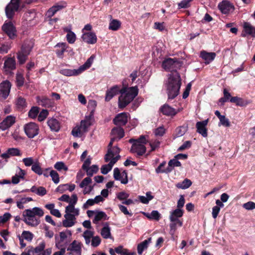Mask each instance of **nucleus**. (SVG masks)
<instances>
[{
	"instance_id": "f257e3e1",
	"label": "nucleus",
	"mask_w": 255,
	"mask_h": 255,
	"mask_svg": "<svg viewBox=\"0 0 255 255\" xmlns=\"http://www.w3.org/2000/svg\"><path fill=\"white\" fill-rule=\"evenodd\" d=\"M181 85V79L179 74L176 71L172 72L169 75L165 84L169 99H173L178 95Z\"/></svg>"
},
{
	"instance_id": "f03ea898",
	"label": "nucleus",
	"mask_w": 255,
	"mask_h": 255,
	"mask_svg": "<svg viewBox=\"0 0 255 255\" xmlns=\"http://www.w3.org/2000/svg\"><path fill=\"white\" fill-rule=\"evenodd\" d=\"M43 210L39 207L26 209L23 212V221L25 224L32 227L37 226L40 223V217L44 215Z\"/></svg>"
},
{
	"instance_id": "7ed1b4c3",
	"label": "nucleus",
	"mask_w": 255,
	"mask_h": 255,
	"mask_svg": "<svg viewBox=\"0 0 255 255\" xmlns=\"http://www.w3.org/2000/svg\"><path fill=\"white\" fill-rule=\"evenodd\" d=\"M120 148L117 146H114L113 149H108V153L106 154L105 159L106 162L110 160L108 164L104 165L101 168V173L103 174H107L111 170L113 165L120 159L119 155Z\"/></svg>"
},
{
	"instance_id": "20e7f679",
	"label": "nucleus",
	"mask_w": 255,
	"mask_h": 255,
	"mask_svg": "<svg viewBox=\"0 0 255 255\" xmlns=\"http://www.w3.org/2000/svg\"><path fill=\"white\" fill-rule=\"evenodd\" d=\"M138 94L136 87H132L126 89H122L121 96L119 98V107L120 108L126 107Z\"/></svg>"
},
{
	"instance_id": "39448f33",
	"label": "nucleus",
	"mask_w": 255,
	"mask_h": 255,
	"mask_svg": "<svg viewBox=\"0 0 255 255\" xmlns=\"http://www.w3.org/2000/svg\"><path fill=\"white\" fill-rule=\"evenodd\" d=\"M94 58L95 56L94 55H92L87 59L84 64L81 66L78 69H62L60 71V73L61 74L66 76L78 75L91 67L92 64L93 62Z\"/></svg>"
},
{
	"instance_id": "423d86ee",
	"label": "nucleus",
	"mask_w": 255,
	"mask_h": 255,
	"mask_svg": "<svg viewBox=\"0 0 255 255\" xmlns=\"http://www.w3.org/2000/svg\"><path fill=\"white\" fill-rule=\"evenodd\" d=\"M129 142L132 143L130 151L132 153H136L138 155H142L146 151L144 144L147 140L144 135H141L137 139H130Z\"/></svg>"
},
{
	"instance_id": "0eeeda50",
	"label": "nucleus",
	"mask_w": 255,
	"mask_h": 255,
	"mask_svg": "<svg viewBox=\"0 0 255 255\" xmlns=\"http://www.w3.org/2000/svg\"><path fill=\"white\" fill-rule=\"evenodd\" d=\"M91 125L90 118L86 117L85 120L81 121L80 126H77L73 128L71 133L74 137H81L88 131Z\"/></svg>"
},
{
	"instance_id": "6e6552de",
	"label": "nucleus",
	"mask_w": 255,
	"mask_h": 255,
	"mask_svg": "<svg viewBox=\"0 0 255 255\" xmlns=\"http://www.w3.org/2000/svg\"><path fill=\"white\" fill-rule=\"evenodd\" d=\"M25 134L29 138H32L39 133V128L38 125L33 122L26 124L23 126Z\"/></svg>"
},
{
	"instance_id": "1a4fd4ad",
	"label": "nucleus",
	"mask_w": 255,
	"mask_h": 255,
	"mask_svg": "<svg viewBox=\"0 0 255 255\" xmlns=\"http://www.w3.org/2000/svg\"><path fill=\"white\" fill-rule=\"evenodd\" d=\"M20 0H11L5 8V14L8 18L13 17L19 7Z\"/></svg>"
},
{
	"instance_id": "9d476101",
	"label": "nucleus",
	"mask_w": 255,
	"mask_h": 255,
	"mask_svg": "<svg viewBox=\"0 0 255 255\" xmlns=\"http://www.w3.org/2000/svg\"><path fill=\"white\" fill-rule=\"evenodd\" d=\"M124 131L123 128L121 127H116L112 129L111 131L112 137L111 141L108 145V149H113L112 145L113 142L116 141L124 137Z\"/></svg>"
},
{
	"instance_id": "9b49d317",
	"label": "nucleus",
	"mask_w": 255,
	"mask_h": 255,
	"mask_svg": "<svg viewBox=\"0 0 255 255\" xmlns=\"http://www.w3.org/2000/svg\"><path fill=\"white\" fill-rule=\"evenodd\" d=\"M1 28L2 31L8 36L10 39H13L16 38V28L11 21H6L2 26Z\"/></svg>"
},
{
	"instance_id": "f8f14e48",
	"label": "nucleus",
	"mask_w": 255,
	"mask_h": 255,
	"mask_svg": "<svg viewBox=\"0 0 255 255\" xmlns=\"http://www.w3.org/2000/svg\"><path fill=\"white\" fill-rule=\"evenodd\" d=\"M45 247V243L43 241L35 248L30 247L27 253H23L21 255H42V252Z\"/></svg>"
},
{
	"instance_id": "ddd939ff",
	"label": "nucleus",
	"mask_w": 255,
	"mask_h": 255,
	"mask_svg": "<svg viewBox=\"0 0 255 255\" xmlns=\"http://www.w3.org/2000/svg\"><path fill=\"white\" fill-rule=\"evenodd\" d=\"M11 88V84L8 81L2 82L0 85V98L5 100L8 96Z\"/></svg>"
},
{
	"instance_id": "4468645a",
	"label": "nucleus",
	"mask_w": 255,
	"mask_h": 255,
	"mask_svg": "<svg viewBox=\"0 0 255 255\" xmlns=\"http://www.w3.org/2000/svg\"><path fill=\"white\" fill-rule=\"evenodd\" d=\"M183 214V211L181 209L177 208L170 212L169 220L171 222H176L178 226L181 227L183 225L182 222L178 218L181 217Z\"/></svg>"
},
{
	"instance_id": "2eb2a0df",
	"label": "nucleus",
	"mask_w": 255,
	"mask_h": 255,
	"mask_svg": "<svg viewBox=\"0 0 255 255\" xmlns=\"http://www.w3.org/2000/svg\"><path fill=\"white\" fill-rule=\"evenodd\" d=\"M82 246L81 243L74 240L70 245L67 250L70 252V254L71 255H81Z\"/></svg>"
},
{
	"instance_id": "dca6fc26",
	"label": "nucleus",
	"mask_w": 255,
	"mask_h": 255,
	"mask_svg": "<svg viewBox=\"0 0 255 255\" xmlns=\"http://www.w3.org/2000/svg\"><path fill=\"white\" fill-rule=\"evenodd\" d=\"M15 123V117L8 116L0 123V129L4 131L10 128Z\"/></svg>"
},
{
	"instance_id": "f3484780",
	"label": "nucleus",
	"mask_w": 255,
	"mask_h": 255,
	"mask_svg": "<svg viewBox=\"0 0 255 255\" xmlns=\"http://www.w3.org/2000/svg\"><path fill=\"white\" fill-rule=\"evenodd\" d=\"M81 38L84 42L89 44H94L97 41L96 34L91 31L84 32L81 36Z\"/></svg>"
},
{
	"instance_id": "a211bd4d",
	"label": "nucleus",
	"mask_w": 255,
	"mask_h": 255,
	"mask_svg": "<svg viewBox=\"0 0 255 255\" xmlns=\"http://www.w3.org/2000/svg\"><path fill=\"white\" fill-rule=\"evenodd\" d=\"M128 121V114L122 113L119 114L113 120L114 124L118 126L125 125Z\"/></svg>"
},
{
	"instance_id": "6ab92c4d",
	"label": "nucleus",
	"mask_w": 255,
	"mask_h": 255,
	"mask_svg": "<svg viewBox=\"0 0 255 255\" xmlns=\"http://www.w3.org/2000/svg\"><path fill=\"white\" fill-rule=\"evenodd\" d=\"M218 7L223 14H228L234 9L233 4L227 0H223L220 2L218 5Z\"/></svg>"
},
{
	"instance_id": "aec40b11",
	"label": "nucleus",
	"mask_w": 255,
	"mask_h": 255,
	"mask_svg": "<svg viewBox=\"0 0 255 255\" xmlns=\"http://www.w3.org/2000/svg\"><path fill=\"white\" fill-rule=\"evenodd\" d=\"M208 120H206L202 122H198L196 123L197 132L201 134L203 137L207 136V129L206 126L207 125Z\"/></svg>"
},
{
	"instance_id": "412c9836",
	"label": "nucleus",
	"mask_w": 255,
	"mask_h": 255,
	"mask_svg": "<svg viewBox=\"0 0 255 255\" xmlns=\"http://www.w3.org/2000/svg\"><path fill=\"white\" fill-rule=\"evenodd\" d=\"M47 125L51 130L55 132L58 131L61 128L60 123L59 121L53 118L48 119Z\"/></svg>"
},
{
	"instance_id": "4be33fe9",
	"label": "nucleus",
	"mask_w": 255,
	"mask_h": 255,
	"mask_svg": "<svg viewBox=\"0 0 255 255\" xmlns=\"http://www.w3.org/2000/svg\"><path fill=\"white\" fill-rule=\"evenodd\" d=\"M216 55L214 52H207L203 50L201 51L200 56L205 61V63L208 64L215 59Z\"/></svg>"
},
{
	"instance_id": "5701e85b",
	"label": "nucleus",
	"mask_w": 255,
	"mask_h": 255,
	"mask_svg": "<svg viewBox=\"0 0 255 255\" xmlns=\"http://www.w3.org/2000/svg\"><path fill=\"white\" fill-rule=\"evenodd\" d=\"M120 87L118 86H115L107 91L105 100L109 101L114 96L117 95L119 92L121 93Z\"/></svg>"
},
{
	"instance_id": "b1692460",
	"label": "nucleus",
	"mask_w": 255,
	"mask_h": 255,
	"mask_svg": "<svg viewBox=\"0 0 255 255\" xmlns=\"http://www.w3.org/2000/svg\"><path fill=\"white\" fill-rule=\"evenodd\" d=\"M68 47L67 44L65 42H61L57 43L55 48H56L55 52L57 56L60 58L63 57V54Z\"/></svg>"
},
{
	"instance_id": "393cba45",
	"label": "nucleus",
	"mask_w": 255,
	"mask_h": 255,
	"mask_svg": "<svg viewBox=\"0 0 255 255\" xmlns=\"http://www.w3.org/2000/svg\"><path fill=\"white\" fill-rule=\"evenodd\" d=\"M65 218L62 222L63 226L65 227H71L74 226L76 223V218L68 214L64 215Z\"/></svg>"
},
{
	"instance_id": "a878e982",
	"label": "nucleus",
	"mask_w": 255,
	"mask_h": 255,
	"mask_svg": "<svg viewBox=\"0 0 255 255\" xmlns=\"http://www.w3.org/2000/svg\"><path fill=\"white\" fill-rule=\"evenodd\" d=\"M16 68L15 60L14 58H7L4 61L3 68L5 71L13 70Z\"/></svg>"
},
{
	"instance_id": "bb28decb",
	"label": "nucleus",
	"mask_w": 255,
	"mask_h": 255,
	"mask_svg": "<svg viewBox=\"0 0 255 255\" xmlns=\"http://www.w3.org/2000/svg\"><path fill=\"white\" fill-rule=\"evenodd\" d=\"M160 110L163 115L168 116H174L177 113L175 109L168 105H163Z\"/></svg>"
},
{
	"instance_id": "cd10ccee",
	"label": "nucleus",
	"mask_w": 255,
	"mask_h": 255,
	"mask_svg": "<svg viewBox=\"0 0 255 255\" xmlns=\"http://www.w3.org/2000/svg\"><path fill=\"white\" fill-rule=\"evenodd\" d=\"M25 175V171L20 168H18V171L11 178V182L13 184H17L20 182V179H23Z\"/></svg>"
},
{
	"instance_id": "c85d7f7f",
	"label": "nucleus",
	"mask_w": 255,
	"mask_h": 255,
	"mask_svg": "<svg viewBox=\"0 0 255 255\" xmlns=\"http://www.w3.org/2000/svg\"><path fill=\"white\" fill-rule=\"evenodd\" d=\"M108 219V217L104 212L97 211L95 216L93 220V223L97 224L101 221H105Z\"/></svg>"
},
{
	"instance_id": "c756f323",
	"label": "nucleus",
	"mask_w": 255,
	"mask_h": 255,
	"mask_svg": "<svg viewBox=\"0 0 255 255\" xmlns=\"http://www.w3.org/2000/svg\"><path fill=\"white\" fill-rule=\"evenodd\" d=\"M36 100L38 105L43 107H51L53 104L51 100L45 97H42L41 98L37 97Z\"/></svg>"
},
{
	"instance_id": "7c9ffc66",
	"label": "nucleus",
	"mask_w": 255,
	"mask_h": 255,
	"mask_svg": "<svg viewBox=\"0 0 255 255\" xmlns=\"http://www.w3.org/2000/svg\"><path fill=\"white\" fill-rule=\"evenodd\" d=\"M230 102L231 103H235L236 105L241 107L246 106L250 103V101L244 100L243 99L238 97H233L231 98Z\"/></svg>"
},
{
	"instance_id": "2f4dec72",
	"label": "nucleus",
	"mask_w": 255,
	"mask_h": 255,
	"mask_svg": "<svg viewBox=\"0 0 255 255\" xmlns=\"http://www.w3.org/2000/svg\"><path fill=\"white\" fill-rule=\"evenodd\" d=\"M64 6L60 4H56L50 8L46 12V16L48 17L51 18L58 11L62 9Z\"/></svg>"
},
{
	"instance_id": "473e14b6",
	"label": "nucleus",
	"mask_w": 255,
	"mask_h": 255,
	"mask_svg": "<svg viewBox=\"0 0 255 255\" xmlns=\"http://www.w3.org/2000/svg\"><path fill=\"white\" fill-rule=\"evenodd\" d=\"M244 31L248 35L253 36H255V27L253 26L250 23L246 22L243 25Z\"/></svg>"
},
{
	"instance_id": "72a5a7b5",
	"label": "nucleus",
	"mask_w": 255,
	"mask_h": 255,
	"mask_svg": "<svg viewBox=\"0 0 255 255\" xmlns=\"http://www.w3.org/2000/svg\"><path fill=\"white\" fill-rule=\"evenodd\" d=\"M151 242V238H149L147 240H144L141 243L139 244L137 246V253L139 255L142 254L143 251L147 249L148 245Z\"/></svg>"
},
{
	"instance_id": "f704fd0d",
	"label": "nucleus",
	"mask_w": 255,
	"mask_h": 255,
	"mask_svg": "<svg viewBox=\"0 0 255 255\" xmlns=\"http://www.w3.org/2000/svg\"><path fill=\"white\" fill-rule=\"evenodd\" d=\"M65 214H68L76 217L79 215V209L75 208L73 205H69L66 207Z\"/></svg>"
},
{
	"instance_id": "c9c22d12",
	"label": "nucleus",
	"mask_w": 255,
	"mask_h": 255,
	"mask_svg": "<svg viewBox=\"0 0 255 255\" xmlns=\"http://www.w3.org/2000/svg\"><path fill=\"white\" fill-rule=\"evenodd\" d=\"M30 191L40 196H43L47 193L46 189L42 186L36 187L33 186L31 188Z\"/></svg>"
},
{
	"instance_id": "e433bc0d",
	"label": "nucleus",
	"mask_w": 255,
	"mask_h": 255,
	"mask_svg": "<svg viewBox=\"0 0 255 255\" xmlns=\"http://www.w3.org/2000/svg\"><path fill=\"white\" fill-rule=\"evenodd\" d=\"M33 45L34 43L32 40H26L22 45L21 50L29 54Z\"/></svg>"
},
{
	"instance_id": "4c0bfd02",
	"label": "nucleus",
	"mask_w": 255,
	"mask_h": 255,
	"mask_svg": "<svg viewBox=\"0 0 255 255\" xmlns=\"http://www.w3.org/2000/svg\"><path fill=\"white\" fill-rule=\"evenodd\" d=\"M175 61L171 58H168L164 60L162 62V66L166 70H170L173 68Z\"/></svg>"
},
{
	"instance_id": "58836bf2",
	"label": "nucleus",
	"mask_w": 255,
	"mask_h": 255,
	"mask_svg": "<svg viewBox=\"0 0 255 255\" xmlns=\"http://www.w3.org/2000/svg\"><path fill=\"white\" fill-rule=\"evenodd\" d=\"M191 185V181L187 178H186L182 182L177 183L175 186L177 188L186 189L190 187Z\"/></svg>"
},
{
	"instance_id": "ea45409f",
	"label": "nucleus",
	"mask_w": 255,
	"mask_h": 255,
	"mask_svg": "<svg viewBox=\"0 0 255 255\" xmlns=\"http://www.w3.org/2000/svg\"><path fill=\"white\" fill-rule=\"evenodd\" d=\"M152 56L155 60L160 62L163 58V54L161 49L157 47L154 48Z\"/></svg>"
},
{
	"instance_id": "a19ab883",
	"label": "nucleus",
	"mask_w": 255,
	"mask_h": 255,
	"mask_svg": "<svg viewBox=\"0 0 255 255\" xmlns=\"http://www.w3.org/2000/svg\"><path fill=\"white\" fill-rule=\"evenodd\" d=\"M101 234L105 239H109L111 238V229L108 223H106L104 227L102 228Z\"/></svg>"
},
{
	"instance_id": "79ce46f5",
	"label": "nucleus",
	"mask_w": 255,
	"mask_h": 255,
	"mask_svg": "<svg viewBox=\"0 0 255 255\" xmlns=\"http://www.w3.org/2000/svg\"><path fill=\"white\" fill-rule=\"evenodd\" d=\"M94 233L93 231L87 230L83 234V237L85 239L86 245H89L91 243V239L94 236Z\"/></svg>"
},
{
	"instance_id": "37998d69",
	"label": "nucleus",
	"mask_w": 255,
	"mask_h": 255,
	"mask_svg": "<svg viewBox=\"0 0 255 255\" xmlns=\"http://www.w3.org/2000/svg\"><path fill=\"white\" fill-rule=\"evenodd\" d=\"M31 170L35 173L39 175H41L43 174L42 169L41 168L40 163L38 160L35 161L34 163L31 167Z\"/></svg>"
},
{
	"instance_id": "c03bdc74",
	"label": "nucleus",
	"mask_w": 255,
	"mask_h": 255,
	"mask_svg": "<svg viewBox=\"0 0 255 255\" xmlns=\"http://www.w3.org/2000/svg\"><path fill=\"white\" fill-rule=\"evenodd\" d=\"M121 25V23L119 20L113 19L110 22L109 28L111 30L116 31L120 28Z\"/></svg>"
},
{
	"instance_id": "a18cd8bd",
	"label": "nucleus",
	"mask_w": 255,
	"mask_h": 255,
	"mask_svg": "<svg viewBox=\"0 0 255 255\" xmlns=\"http://www.w3.org/2000/svg\"><path fill=\"white\" fill-rule=\"evenodd\" d=\"M138 198L142 203L147 204L149 201L153 198V196L151 195L150 192H147L146 193V196H139Z\"/></svg>"
},
{
	"instance_id": "49530a36",
	"label": "nucleus",
	"mask_w": 255,
	"mask_h": 255,
	"mask_svg": "<svg viewBox=\"0 0 255 255\" xmlns=\"http://www.w3.org/2000/svg\"><path fill=\"white\" fill-rule=\"evenodd\" d=\"M166 164V162L163 161L161 163L159 164V165L156 168L155 171L157 173H168L171 172V169L168 168L167 167V168L164 169V167Z\"/></svg>"
},
{
	"instance_id": "de8ad7c7",
	"label": "nucleus",
	"mask_w": 255,
	"mask_h": 255,
	"mask_svg": "<svg viewBox=\"0 0 255 255\" xmlns=\"http://www.w3.org/2000/svg\"><path fill=\"white\" fill-rule=\"evenodd\" d=\"M99 170V167L96 165H93L92 166L89 167L84 170L86 171L87 175L90 177L92 176L94 174L96 173Z\"/></svg>"
},
{
	"instance_id": "09e8293b",
	"label": "nucleus",
	"mask_w": 255,
	"mask_h": 255,
	"mask_svg": "<svg viewBox=\"0 0 255 255\" xmlns=\"http://www.w3.org/2000/svg\"><path fill=\"white\" fill-rule=\"evenodd\" d=\"M28 55L29 54H27V53L22 50L19 51L17 53V56L19 63L21 64H23L25 62Z\"/></svg>"
},
{
	"instance_id": "8fccbe9b",
	"label": "nucleus",
	"mask_w": 255,
	"mask_h": 255,
	"mask_svg": "<svg viewBox=\"0 0 255 255\" xmlns=\"http://www.w3.org/2000/svg\"><path fill=\"white\" fill-rule=\"evenodd\" d=\"M24 78L22 73L17 72L16 74V83L17 87H21L23 85Z\"/></svg>"
},
{
	"instance_id": "3c124183",
	"label": "nucleus",
	"mask_w": 255,
	"mask_h": 255,
	"mask_svg": "<svg viewBox=\"0 0 255 255\" xmlns=\"http://www.w3.org/2000/svg\"><path fill=\"white\" fill-rule=\"evenodd\" d=\"M181 164L180 162L177 160L176 159H173L170 160L168 162V168L171 169V172L172 171L175 167L181 166Z\"/></svg>"
},
{
	"instance_id": "603ef678",
	"label": "nucleus",
	"mask_w": 255,
	"mask_h": 255,
	"mask_svg": "<svg viewBox=\"0 0 255 255\" xmlns=\"http://www.w3.org/2000/svg\"><path fill=\"white\" fill-rule=\"evenodd\" d=\"M187 130V127L185 126H181L177 128L176 129V136L180 137L183 135Z\"/></svg>"
},
{
	"instance_id": "864d4df0",
	"label": "nucleus",
	"mask_w": 255,
	"mask_h": 255,
	"mask_svg": "<svg viewBox=\"0 0 255 255\" xmlns=\"http://www.w3.org/2000/svg\"><path fill=\"white\" fill-rule=\"evenodd\" d=\"M20 236L28 242H31L33 238V235L30 232L26 231H24Z\"/></svg>"
},
{
	"instance_id": "5fc2aeb1",
	"label": "nucleus",
	"mask_w": 255,
	"mask_h": 255,
	"mask_svg": "<svg viewBox=\"0 0 255 255\" xmlns=\"http://www.w3.org/2000/svg\"><path fill=\"white\" fill-rule=\"evenodd\" d=\"M54 168L59 171L61 170L67 171L68 169L67 166L62 161L57 162L54 165Z\"/></svg>"
},
{
	"instance_id": "6e6d98bb",
	"label": "nucleus",
	"mask_w": 255,
	"mask_h": 255,
	"mask_svg": "<svg viewBox=\"0 0 255 255\" xmlns=\"http://www.w3.org/2000/svg\"><path fill=\"white\" fill-rule=\"evenodd\" d=\"M66 37L67 41L70 44H73L76 40V35L74 32L67 33Z\"/></svg>"
},
{
	"instance_id": "4d7b16f0",
	"label": "nucleus",
	"mask_w": 255,
	"mask_h": 255,
	"mask_svg": "<svg viewBox=\"0 0 255 255\" xmlns=\"http://www.w3.org/2000/svg\"><path fill=\"white\" fill-rule=\"evenodd\" d=\"M39 113V109L36 107H32L28 112V116L32 119L35 118Z\"/></svg>"
},
{
	"instance_id": "13d9d810",
	"label": "nucleus",
	"mask_w": 255,
	"mask_h": 255,
	"mask_svg": "<svg viewBox=\"0 0 255 255\" xmlns=\"http://www.w3.org/2000/svg\"><path fill=\"white\" fill-rule=\"evenodd\" d=\"M11 217V215L9 213H5L3 216H0V225L3 224L7 222Z\"/></svg>"
},
{
	"instance_id": "bf43d9fd",
	"label": "nucleus",
	"mask_w": 255,
	"mask_h": 255,
	"mask_svg": "<svg viewBox=\"0 0 255 255\" xmlns=\"http://www.w3.org/2000/svg\"><path fill=\"white\" fill-rule=\"evenodd\" d=\"M8 153L11 156H21V153L20 150L17 148H10L7 149Z\"/></svg>"
},
{
	"instance_id": "052dcab7",
	"label": "nucleus",
	"mask_w": 255,
	"mask_h": 255,
	"mask_svg": "<svg viewBox=\"0 0 255 255\" xmlns=\"http://www.w3.org/2000/svg\"><path fill=\"white\" fill-rule=\"evenodd\" d=\"M48 112L46 110H42L38 116V120L39 122L43 121L48 116Z\"/></svg>"
},
{
	"instance_id": "680f3d73",
	"label": "nucleus",
	"mask_w": 255,
	"mask_h": 255,
	"mask_svg": "<svg viewBox=\"0 0 255 255\" xmlns=\"http://www.w3.org/2000/svg\"><path fill=\"white\" fill-rule=\"evenodd\" d=\"M22 162L26 166H30L34 163L33 158L32 157L24 158L22 159Z\"/></svg>"
},
{
	"instance_id": "e2e57ef3",
	"label": "nucleus",
	"mask_w": 255,
	"mask_h": 255,
	"mask_svg": "<svg viewBox=\"0 0 255 255\" xmlns=\"http://www.w3.org/2000/svg\"><path fill=\"white\" fill-rule=\"evenodd\" d=\"M50 175L52 178L53 181L57 184L59 182V177L58 173L55 170H51L50 172Z\"/></svg>"
},
{
	"instance_id": "0e129e2a",
	"label": "nucleus",
	"mask_w": 255,
	"mask_h": 255,
	"mask_svg": "<svg viewBox=\"0 0 255 255\" xmlns=\"http://www.w3.org/2000/svg\"><path fill=\"white\" fill-rule=\"evenodd\" d=\"M220 123L221 125L226 127H229L230 126V123L228 119L226 118L225 116H223L219 119Z\"/></svg>"
},
{
	"instance_id": "69168bd1",
	"label": "nucleus",
	"mask_w": 255,
	"mask_h": 255,
	"mask_svg": "<svg viewBox=\"0 0 255 255\" xmlns=\"http://www.w3.org/2000/svg\"><path fill=\"white\" fill-rule=\"evenodd\" d=\"M243 207L248 210H251L255 209V203L249 201L243 204Z\"/></svg>"
},
{
	"instance_id": "338daca9",
	"label": "nucleus",
	"mask_w": 255,
	"mask_h": 255,
	"mask_svg": "<svg viewBox=\"0 0 255 255\" xmlns=\"http://www.w3.org/2000/svg\"><path fill=\"white\" fill-rule=\"evenodd\" d=\"M151 219L155 221H159L161 218L160 214L156 210L152 211L150 213Z\"/></svg>"
},
{
	"instance_id": "774afa93",
	"label": "nucleus",
	"mask_w": 255,
	"mask_h": 255,
	"mask_svg": "<svg viewBox=\"0 0 255 255\" xmlns=\"http://www.w3.org/2000/svg\"><path fill=\"white\" fill-rule=\"evenodd\" d=\"M91 182L92 179L90 177H86L79 184V186L80 188H84L86 186H88V185Z\"/></svg>"
}]
</instances>
